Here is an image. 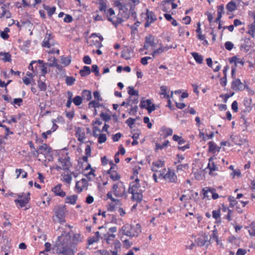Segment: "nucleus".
Masks as SVG:
<instances>
[{
    "mask_svg": "<svg viewBox=\"0 0 255 255\" xmlns=\"http://www.w3.org/2000/svg\"><path fill=\"white\" fill-rule=\"evenodd\" d=\"M53 249H55L56 253L62 255H75L77 249L71 244L70 237L62 238L58 237V241Z\"/></svg>",
    "mask_w": 255,
    "mask_h": 255,
    "instance_id": "obj_1",
    "label": "nucleus"
},
{
    "mask_svg": "<svg viewBox=\"0 0 255 255\" xmlns=\"http://www.w3.org/2000/svg\"><path fill=\"white\" fill-rule=\"evenodd\" d=\"M134 5H132L130 2L124 4V5L120 7V11L118 14L122 18L128 19L130 15L133 17L134 20L136 19V14L134 11Z\"/></svg>",
    "mask_w": 255,
    "mask_h": 255,
    "instance_id": "obj_2",
    "label": "nucleus"
},
{
    "mask_svg": "<svg viewBox=\"0 0 255 255\" xmlns=\"http://www.w3.org/2000/svg\"><path fill=\"white\" fill-rule=\"evenodd\" d=\"M65 206H56L53 210L54 212L55 218L53 217V221L55 222H58L60 224H62L65 222Z\"/></svg>",
    "mask_w": 255,
    "mask_h": 255,
    "instance_id": "obj_3",
    "label": "nucleus"
},
{
    "mask_svg": "<svg viewBox=\"0 0 255 255\" xmlns=\"http://www.w3.org/2000/svg\"><path fill=\"white\" fill-rule=\"evenodd\" d=\"M143 185L142 188L139 189V191H134L133 192H128L132 195L131 199L133 200L136 201L137 203H140L142 200L143 196L142 193L145 191V185H147V184L143 182Z\"/></svg>",
    "mask_w": 255,
    "mask_h": 255,
    "instance_id": "obj_4",
    "label": "nucleus"
},
{
    "mask_svg": "<svg viewBox=\"0 0 255 255\" xmlns=\"http://www.w3.org/2000/svg\"><path fill=\"white\" fill-rule=\"evenodd\" d=\"M139 107L141 109H146L149 114L155 110V106L154 104H152L150 99L141 101Z\"/></svg>",
    "mask_w": 255,
    "mask_h": 255,
    "instance_id": "obj_5",
    "label": "nucleus"
},
{
    "mask_svg": "<svg viewBox=\"0 0 255 255\" xmlns=\"http://www.w3.org/2000/svg\"><path fill=\"white\" fill-rule=\"evenodd\" d=\"M54 45V40L53 35L51 33L47 32L42 43V47L49 48L51 46H53Z\"/></svg>",
    "mask_w": 255,
    "mask_h": 255,
    "instance_id": "obj_6",
    "label": "nucleus"
},
{
    "mask_svg": "<svg viewBox=\"0 0 255 255\" xmlns=\"http://www.w3.org/2000/svg\"><path fill=\"white\" fill-rule=\"evenodd\" d=\"M211 238L208 236L206 234H204L201 236L197 238L195 242H196L198 246H208L210 244Z\"/></svg>",
    "mask_w": 255,
    "mask_h": 255,
    "instance_id": "obj_7",
    "label": "nucleus"
},
{
    "mask_svg": "<svg viewBox=\"0 0 255 255\" xmlns=\"http://www.w3.org/2000/svg\"><path fill=\"white\" fill-rule=\"evenodd\" d=\"M159 176L162 177L165 180L170 182L176 183L177 178L174 172L169 170L166 174L160 173Z\"/></svg>",
    "mask_w": 255,
    "mask_h": 255,
    "instance_id": "obj_8",
    "label": "nucleus"
},
{
    "mask_svg": "<svg viewBox=\"0 0 255 255\" xmlns=\"http://www.w3.org/2000/svg\"><path fill=\"white\" fill-rule=\"evenodd\" d=\"M132 226L129 224H126L123 226L120 230V232L123 235L129 237L130 238L134 237L132 236Z\"/></svg>",
    "mask_w": 255,
    "mask_h": 255,
    "instance_id": "obj_9",
    "label": "nucleus"
},
{
    "mask_svg": "<svg viewBox=\"0 0 255 255\" xmlns=\"http://www.w3.org/2000/svg\"><path fill=\"white\" fill-rule=\"evenodd\" d=\"M146 14V22L145 23L144 26L145 27H148L150 26V24L154 22L157 18L154 13L148 10H147Z\"/></svg>",
    "mask_w": 255,
    "mask_h": 255,
    "instance_id": "obj_10",
    "label": "nucleus"
},
{
    "mask_svg": "<svg viewBox=\"0 0 255 255\" xmlns=\"http://www.w3.org/2000/svg\"><path fill=\"white\" fill-rule=\"evenodd\" d=\"M156 43L154 37L151 35H149L145 37V43L143 48L147 49L149 46L151 47H155Z\"/></svg>",
    "mask_w": 255,
    "mask_h": 255,
    "instance_id": "obj_11",
    "label": "nucleus"
},
{
    "mask_svg": "<svg viewBox=\"0 0 255 255\" xmlns=\"http://www.w3.org/2000/svg\"><path fill=\"white\" fill-rule=\"evenodd\" d=\"M111 165V168L108 171L107 173L110 174V178L113 181H118L120 179V176L116 172L113 170V169L116 166V165L114 164L113 161L110 162Z\"/></svg>",
    "mask_w": 255,
    "mask_h": 255,
    "instance_id": "obj_12",
    "label": "nucleus"
},
{
    "mask_svg": "<svg viewBox=\"0 0 255 255\" xmlns=\"http://www.w3.org/2000/svg\"><path fill=\"white\" fill-rule=\"evenodd\" d=\"M244 85L239 79H236L232 82L231 88L235 91H242L244 90Z\"/></svg>",
    "mask_w": 255,
    "mask_h": 255,
    "instance_id": "obj_13",
    "label": "nucleus"
},
{
    "mask_svg": "<svg viewBox=\"0 0 255 255\" xmlns=\"http://www.w3.org/2000/svg\"><path fill=\"white\" fill-rule=\"evenodd\" d=\"M142 188L139 183V180L137 178L134 181L131 182L129 186L128 192H133L134 191H139V189Z\"/></svg>",
    "mask_w": 255,
    "mask_h": 255,
    "instance_id": "obj_14",
    "label": "nucleus"
},
{
    "mask_svg": "<svg viewBox=\"0 0 255 255\" xmlns=\"http://www.w3.org/2000/svg\"><path fill=\"white\" fill-rule=\"evenodd\" d=\"M114 250L107 252V255H118V253L121 250V244L118 241L116 240L114 243Z\"/></svg>",
    "mask_w": 255,
    "mask_h": 255,
    "instance_id": "obj_15",
    "label": "nucleus"
},
{
    "mask_svg": "<svg viewBox=\"0 0 255 255\" xmlns=\"http://www.w3.org/2000/svg\"><path fill=\"white\" fill-rule=\"evenodd\" d=\"M61 186L62 185L61 184L57 185L52 188V191L54 193L56 196L63 197L66 195V193L61 189Z\"/></svg>",
    "mask_w": 255,
    "mask_h": 255,
    "instance_id": "obj_16",
    "label": "nucleus"
},
{
    "mask_svg": "<svg viewBox=\"0 0 255 255\" xmlns=\"http://www.w3.org/2000/svg\"><path fill=\"white\" fill-rule=\"evenodd\" d=\"M30 193L28 192L27 193L26 196L23 199H16L14 200V202L16 204H19L21 207H23L28 203L30 200Z\"/></svg>",
    "mask_w": 255,
    "mask_h": 255,
    "instance_id": "obj_17",
    "label": "nucleus"
},
{
    "mask_svg": "<svg viewBox=\"0 0 255 255\" xmlns=\"http://www.w3.org/2000/svg\"><path fill=\"white\" fill-rule=\"evenodd\" d=\"M69 159H70V158L69 157L67 158H59L58 159L59 162H61V163L62 164L63 170H68L69 169V168H70Z\"/></svg>",
    "mask_w": 255,
    "mask_h": 255,
    "instance_id": "obj_18",
    "label": "nucleus"
},
{
    "mask_svg": "<svg viewBox=\"0 0 255 255\" xmlns=\"http://www.w3.org/2000/svg\"><path fill=\"white\" fill-rule=\"evenodd\" d=\"M118 184H116L113 186L112 190H113L114 194L116 197H123L125 194V188H124V191L123 192H121L120 190H118Z\"/></svg>",
    "mask_w": 255,
    "mask_h": 255,
    "instance_id": "obj_19",
    "label": "nucleus"
},
{
    "mask_svg": "<svg viewBox=\"0 0 255 255\" xmlns=\"http://www.w3.org/2000/svg\"><path fill=\"white\" fill-rule=\"evenodd\" d=\"M209 145V152L215 153L216 151L219 152L220 151V147L217 146V145L213 141H210L208 143Z\"/></svg>",
    "mask_w": 255,
    "mask_h": 255,
    "instance_id": "obj_20",
    "label": "nucleus"
},
{
    "mask_svg": "<svg viewBox=\"0 0 255 255\" xmlns=\"http://www.w3.org/2000/svg\"><path fill=\"white\" fill-rule=\"evenodd\" d=\"M132 236L134 237H138V235L141 233V226L139 224H137L135 226H132Z\"/></svg>",
    "mask_w": 255,
    "mask_h": 255,
    "instance_id": "obj_21",
    "label": "nucleus"
},
{
    "mask_svg": "<svg viewBox=\"0 0 255 255\" xmlns=\"http://www.w3.org/2000/svg\"><path fill=\"white\" fill-rule=\"evenodd\" d=\"M121 57L126 60H128L131 57V49L127 48L123 50L121 53Z\"/></svg>",
    "mask_w": 255,
    "mask_h": 255,
    "instance_id": "obj_22",
    "label": "nucleus"
},
{
    "mask_svg": "<svg viewBox=\"0 0 255 255\" xmlns=\"http://www.w3.org/2000/svg\"><path fill=\"white\" fill-rule=\"evenodd\" d=\"M77 197L76 195L67 196L65 198V203L74 205L76 202Z\"/></svg>",
    "mask_w": 255,
    "mask_h": 255,
    "instance_id": "obj_23",
    "label": "nucleus"
},
{
    "mask_svg": "<svg viewBox=\"0 0 255 255\" xmlns=\"http://www.w3.org/2000/svg\"><path fill=\"white\" fill-rule=\"evenodd\" d=\"M90 68L87 66H84L79 72V74L82 77H85L88 76L90 74Z\"/></svg>",
    "mask_w": 255,
    "mask_h": 255,
    "instance_id": "obj_24",
    "label": "nucleus"
},
{
    "mask_svg": "<svg viewBox=\"0 0 255 255\" xmlns=\"http://www.w3.org/2000/svg\"><path fill=\"white\" fill-rule=\"evenodd\" d=\"M153 166L152 167L151 170L153 171L157 172V170L156 168L162 167L164 166V162L161 160H159L152 163Z\"/></svg>",
    "mask_w": 255,
    "mask_h": 255,
    "instance_id": "obj_25",
    "label": "nucleus"
},
{
    "mask_svg": "<svg viewBox=\"0 0 255 255\" xmlns=\"http://www.w3.org/2000/svg\"><path fill=\"white\" fill-rule=\"evenodd\" d=\"M99 10L101 11H104L105 13H107V5L105 0H99Z\"/></svg>",
    "mask_w": 255,
    "mask_h": 255,
    "instance_id": "obj_26",
    "label": "nucleus"
},
{
    "mask_svg": "<svg viewBox=\"0 0 255 255\" xmlns=\"http://www.w3.org/2000/svg\"><path fill=\"white\" fill-rule=\"evenodd\" d=\"M191 55L197 63L202 64L203 63V58L202 55L197 52H192Z\"/></svg>",
    "mask_w": 255,
    "mask_h": 255,
    "instance_id": "obj_27",
    "label": "nucleus"
},
{
    "mask_svg": "<svg viewBox=\"0 0 255 255\" xmlns=\"http://www.w3.org/2000/svg\"><path fill=\"white\" fill-rule=\"evenodd\" d=\"M104 237L107 244H110V242L114 240L116 237V235L108 232L107 234L104 235Z\"/></svg>",
    "mask_w": 255,
    "mask_h": 255,
    "instance_id": "obj_28",
    "label": "nucleus"
},
{
    "mask_svg": "<svg viewBox=\"0 0 255 255\" xmlns=\"http://www.w3.org/2000/svg\"><path fill=\"white\" fill-rule=\"evenodd\" d=\"M0 56H3L2 60L4 62H11V55L8 52H0Z\"/></svg>",
    "mask_w": 255,
    "mask_h": 255,
    "instance_id": "obj_29",
    "label": "nucleus"
},
{
    "mask_svg": "<svg viewBox=\"0 0 255 255\" xmlns=\"http://www.w3.org/2000/svg\"><path fill=\"white\" fill-rule=\"evenodd\" d=\"M213 157H210L209 159V163H208L207 167L210 169V173L212 171H214L218 170V167L216 166L214 162H212V163H210V162L213 160Z\"/></svg>",
    "mask_w": 255,
    "mask_h": 255,
    "instance_id": "obj_30",
    "label": "nucleus"
},
{
    "mask_svg": "<svg viewBox=\"0 0 255 255\" xmlns=\"http://www.w3.org/2000/svg\"><path fill=\"white\" fill-rule=\"evenodd\" d=\"M226 8L229 11L232 12L237 9V5L235 2L231 1L227 4Z\"/></svg>",
    "mask_w": 255,
    "mask_h": 255,
    "instance_id": "obj_31",
    "label": "nucleus"
},
{
    "mask_svg": "<svg viewBox=\"0 0 255 255\" xmlns=\"http://www.w3.org/2000/svg\"><path fill=\"white\" fill-rule=\"evenodd\" d=\"M82 98L86 99L87 101H90L92 99L91 92L89 90H83Z\"/></svg>",
    "mask_w": 255,
    "mask_h": 255,
    "instance_id": "obj_32",
    "label": "nucleus"
},
{
    "mask_svg": "<svg viewBox=\"0 0 255 255\" xmlns=\"http://www.w3.org/2000/svg\"><path fill=\"white\" fill-rule=\"evenodd\" d=\"M168 90V88L165 86H162L160 87V95H163L164 98L168 99L169 98V95L167 94V91Z\"/></svg>",
    "mask_w": 255,
    "mask_h": 255,
    "instance_id": "obj_33",
    "label": "nucleus"
},
{
    "mask_svg": "<svg viewBox=\"0 0 255 255\" xmlns=\"http://www.w3.org/2000/svg\"><path fill=\"white\" fill-rule=\"evenodd\" d=\"M99 101H95V100H93V101H92L91 102H90L89 103V108H99L100 107H103V105L99 103Z\"/></svg>",
    "mask_w": 255,
    "mask_h": 255,
    "instance_id": "obj_34",
    "label": "nucleus"
},
{
    "mask_svg": "<svg viewBox=\"0 0 255 255\" xmlns=\"http://www.w3.org/2000/svg\"><path fill=\"white\" fill-rule=\"evenodd\" d=\"M44 8L47 11V14L49 17L52 15L56 10L55 7H50L49 6L45 5H44Z\"/></svg>",
    "mask_w": 255,
    "mask_h": 255,
    "instance_id": "obj_35",
    "label": "nucleus"
},
{
    "mask_svg": "<svg viewBox=\"0 0 255 255\" xmlns=\"http://www.w3.org/2000/svg\"><path fill=\"white\" fill-rule=\"evenodd\" d=\"M128 93L129 95H130L131 96H135L137 97H138L139 96L138 91L134 90L133 87L129 86L128 87Z\"/></svg>",
    "mask_w": 255,
    "mask_h": 255,
    "instance_id": "obj_36",
    "label": "nucleus"
},
{
    "mask_svg": "<svg viewBox=\"0 0 255 255\" xmlns=\"http://www.w3.org/2000/svg\"><path fill=\"white\" fill-rule=\"evenodd\" d=\"M249 30L247 32L253 38H254V33L255 32V21L249 25Z\"/></svg>",
    "mask_w": 255,
    "mask_h": 255,
    "instance_id": "obj_37",
    "label": "nucleus"
},
{
    "mask_svg": "<svg viewBox=\"0 0 255 255\" xmlns=\"http://www.w3.org/2000/svg\"><path fill=\"white\" fill-rule=\"evenodd\" d=\"M215 190L213 188H210L209 187H206L203 189V194L204 195V198L207 197L208 198L210 196L208 195L209 193H211V192H213Z\"/></svg>",
    "mask_w": 255,
    "mask_h": 255,
    "instance_id": "obj_38",
    "label": "nucleus"
},
{
    "mask_svg": "<svg viewBox=\"0 0 255 255\" xmlns=\"http://www.w3.org/2000/svg\"><path fill=\"white\" fill-rule=\"evenodd\" d=\"M38 87L40 91H45L47 89V86L45 82L39 80L37 81Z\"/></svg>",
    "mask_w": 255,
    "mask_h": 255,
    "instance_id": "obj_39",
    "label": "nucleus"
},
{
    "mask_svg": "<svg viewBox=\"0 0 255 255\" xmlns=\"http://www.w3.org/2000/svg\"><path fill=\"white\" fill-rule=\"evenodd\" d=\"M76 81L75 78L71 76H67L65 78L66 84L68 86H72Z\"/></svg>",
    "mask_w": 255,
    "mask_h": 255,
    "instance_id": "obj_40",
    "label": "nucleus"
},
{
    "mask_svg": "<svg viewBox=\"0 0 255 255\" xmlns=\"http://www.w3.org/2000/svg\"><path fill=\"white\" fill-rule=\"evenodd\" d=\"M72 101L76 106H80L82 103V98L79 96H76Z\"/></svg>",
    "mask_w": 255,
    "mask_h": 255,
    "instance_id": "obj_41",
    "label": "nucleus"
},
{
    "mask_svg": "<svg viewBox=\"0 0 255 255\" xmlns=\"http://www.w3.org/2000/svg\"><path fill=\"white\" fill-rule=\"evenodd\" d=\"M5 6V4L3 6L1 7V8L2 9V12L1 14V17L5 16L6 18H8L10 17V13L9 10H7L5 9L4 7Z\"/></svg>",
    "mask_w": 255,
    "mask_h": 255,
    "instance_id": "obj_42",
    "label": "nucleus"
},
{
    "mask_svg": "<svg viewBox=\"0 0 255 255\" xmlns=\"http://www.w3.org/2000/svg\"><path fill=\"white\" fill-rule=\"evenodd\" d=\"M100 116L102 118V119L105 122H108L111 119V117L110 115H109L108 114L104 113L103 112L100 114Z\"/></svg>",
    "mask_w": 255,
    "mask_h": 255,
    "instance_id": "obj_43",
    "label": "nucleus"
},
{
    "mask_svg": "<svg viewBox=\"0 0 255 255\" xmlns=\"http://www.w3.org/2000/svg\"><path fill=\"white\" fill-rule=\"evenodd\" d=\"M169 142L168 140H165L164 141V142L162 144H160L159 143H156L155 144V150L157 151L158 149H162L164 147L166 146L168 144Z\"/></svg>",
    "mask_w": 255,
    "mask_h": 255,
    "instance_id": "obj_44",
    "label": "nucleus"
},
{
    "mask_svg": "<svg viewBox=\"0 0 255 255\" xmlns=\"http://www.w3.org/2000/svg\"><path fill=\"white\" fill-rule=\"evenodd\" d=\"M61 63L64 64L65 66H68L71 63V58L70 57H62Z\"/></svg>",
    "mask_w": 255,
    "mask_h": 255,
    "instance_id": "obj_45",
    "label": "nucleus"
},
{
    "mask_svg": "<svg viewBox=\"0 0 255 255\" xmlns=\"http://www.w3.org/2000/svg\"><path fill=\"white\" fill-rule=\"evenodd\" d=\"M107 140V136L106 134L101 133L98 136V142L103 143Z\"/></svg>",
    "mask_w": 255,
    "mask_h": 255,
    "instance_id": "obj_46",
    "label": "nucleus"
},
{
    "mask_svg": "<svg viewBox=\"0 0 255 255\" xmlns=\"http://www.w3.org/2000/svg\"><path fill=\"white\" fill-rule=\"evenodd\" d=\"M63 181L68 184H70L72 180V176L70 174H64L63 176Z\"/></svg>",
    "mask_w": 255,
    "mask_h": 255,
    "instance_id": "obj_47",
    "label": "nucleus"
},
{
    "mask_svg": "<svg viewBox=\"0 0 255 255\" xmlns=\"http://www.w3.org/2000/svg\"><path fill=\"white\" fill-rule=\"evenodd\" d=\"M107 197L108 199H110L113 202H116V204L118 205V204H120H120V200H118V199H116L115 198H114L112 196V192H109L107 194Z\"/></svg>",
    "mask_w": 255,
    "mask_h": 255,
    "instance_id": "obj_48",
    "label": "nucleus"
},
{
    "mask_svg": "<svg viewBox=\"0 0 255 255\" xmlns=\"http://www.w3.org/2000/svg\"><path fill=\"white\" fill-rule=\"evenodd\" d=\"M135 121V119H133L132 118H129L126 121V123L128 125V126L130 128H132V125L134 124Z\"/></svg>",
    "mask_w": 255,
    "mask_h": 255,
    "instance_id": "obj_49",
    "label": "nucleus"
},
{
    "mask_svg": "<svg viewBox=\"0 0 255 255\" xmlns=\"http://www.w3.org/2000/svg\"><path fill=\"white\" fill-rule=\"evenodd\" d=\"M75 135L77 137L78 141L82 143L84 142V139L85 138V133H75Z\"/></svg>",
    "mask_w": 255,
    "mask_h": 255,
    "instance_id": "obj_50",
    "label": "nucleus"
},
{
    "mask_svg": "<svg viewBox=\"0 0 255 255\" xmlns=\"http://www.w3.org/2000/svg\"><path fill=\"white\" fill-rule=\"evenodd\" d=\"M123 19L124 18H122L121 16L118 15V17H117V20L115 21V22H113V24L116 27H117L118 25L121 24L124 21Z\"/></svg>",
    "mask_w": 255,
    "mask_h": 255,
    "instance_id": "obj_51",
    "label": "nucleus"
},
{
    "mask_svg": "<svg viewBox=\"0 0 255 255\" xmlns=\"http://www.w3.org/2000/svg\"><path fill=\"white\" fill-rule=\"evenodd\" d=\"M248 231L251 236H255V223L252 224Z\"/></svg>",
    "mask_w": 255,
    "mask_h": 255,
    "instance_id": "obj_52",
    "label": "nucleus"
},
{
    "mask_svg": "<svg viewBox=\"0 0 255 255\" xmlns=\"http://www.w3.org/2000/svg\"><path fill=\"white\" fill-rule=\"evenodd\" d=\"M91 71L95 73V75L98 76L100 75L99 68L97 65H93Z\"/></svg>",
    "mask_w": 255,
    "mask_h": 255,
    "instance_id": "obj_53",
    "label": "nucleus"
},
{
    "mask_svg": "<svg viewBox=\"0 0 255 255\" xmlns=\"http://www.w3.org/2000/svg\"><path fill=\"white\" fill-rule=\"evenodd\" d=\"M225 47L227 50L230 51L233 49L234 44L230 41H227L225 43Z\"/></svg>",
    "mask_w": 255,
    "mask_h": 255,
    "instance_id": "obj_54",
    "label": "nucleus"
},
{
    "mask_svg": "<svg viewBox=\"0 0 255 255\" xmlns=\"http://www.w3.org/2000/svg\"><path fill=\"white\" fill-rule=\"evenodd\" d=\"M122 136V133L118 132L113 135L112 139L114 142L118 141L120 138Z\"/></svg>",
    "mask_w": 255,
    "mask_h": 255,
    "instance_id": "obj_55",
    "label": "nucleus"
},
{
    "mask_svg": "<svg viewBox=\"0 0 255 255\" xmlns=\"http://www.w3.org/2000/svg\"><path fill=\"white\" fill-rule=\"evenodd\" d=\"M212 214H213V217L216 220H217L220 217V210L213 211Z\"/></svg>",
    "mask_w": 255,
    "mask_h": 255,
    "instance_id": "obj_56",
    "label": "nucleus"
},
{
    "mask_svg": "<svg viewBox=\"0 0 255 255\" xmlns=\"http://www.w3.org/2000/svg\"><path fill=\"white\" fill-rule=\"evenodd\" d=\"M95 99L97 101H102V98L100 96L99 92L97 91H95L93 93Z\"/></svg>",
    "mask_w": 255,
    "mask_h": 255,
    "instance_id": "obj_57",
    "label": "nucleus"
},
{
    "mask_svg": "<svg viewBox=\"0 0 255 255\" xmlns=\"http://www.w3.org/2000/svg\"><path fill=\"white\" fill-rule=\"evenodd\" d=\"M46 65H47L50 67H56V68L59 70H61L62 67L61 65L58 64L57 63L56 64H55V63H46Z\"/></svg>",
    "mask_w": 255,
    "mask_h": 255,
    "instance_id": "obj_58",
    "label": "nucleus"
},
{
    "mask_svg": "<svg viewBox=\"0 0 255 255\" xmlns=\"http://www.w3.org/2000/svg\"><path fill=\"white\" fill-rule=\"evenodd\" d=\"M94 172H95V170L93 169H91V170L90 171V172L86 175L87 177L88 178L89 180H92L91 176H92L93 177H94L95 176Z\"/></svg>",
    "mask_w": 255,
    "mask_h": 255,
    "instance_id": "obj_59",
    "label": "nucleus"
},
{
    "mask_svg": "<svg viewBox=\"0 0 255 255\" xmlns=\"http://www.w3.org/2000/svg\"><path fill=\"white\" fill-rule=\"evenodd\" d=\"M22 99L21 98H15L13 100L12 104H17L18 106H20L22 103Z\"/></svg>",
    "mask_w": 255,
    "mask_h": 255,
    "instance_id": "obj_60",
    "label": "nucleus"
},
{
    "mask_svg": "<svg viewBox=\"0 0 255 255\" xmlns=\"http://www.w3.org/2000/svg\"><path fill=\"white\" fill-rule=\"evenodd\" d=\"M232 109L234 111V112H238V103L236 101H235L233 102V103L232 104Z\"/></svg>",
    "mask_w": 255,
    "mask_h": 255,
    "instance_id": "obj_61",
    "label": "nucleus"
},
{
    "mask_svg": "<svg viewBox=\"0 0 255 255\" xmlns=\"http://www.w3.org/2000/svg\"><path fill=\"white\" fill-rule=\"evenodd\" d=\"M83 62L86 64H90L91 63V59L90 57L88 56H85L83 59Z\"/></svg>",
    "mask_w": 255,
    "mask_h": 255,
    "instance_id": "obj_62",
    "label": "nucleus"
},
{
    "mask_svg": "<svg viewBox=\"0 0 255 255\" xmlns=\"http://www.w3.org/2000/svg\"><path fill=\"white\" fill-rule=\"evenodd\" d=\"M73 20V18L72 16L69 14H66L65 17L64 18V21L65 22L70 23L72 22Z\"/></svg>",
    "mask_w": 255,
    "mask_h": 255,
    "instance_id": "obj_63",
    "label": "nucleus"
},
{
    "mask_svg": "<svg viewBox=\"0 0 255 255\" xmlns=\"http://www.w3.org/2000/svg\"><path fill=\"white\" fill-rule=\"evenodd\" d=\"M247 252L246 250L242 249H239L237 252V255H245L246 254Z\"/></svg>",
    "mask_w": 255,
    "mask_h": 255,
    "instance_id": "obj_64",
    "label": "nucleus"
}]
</instances>
